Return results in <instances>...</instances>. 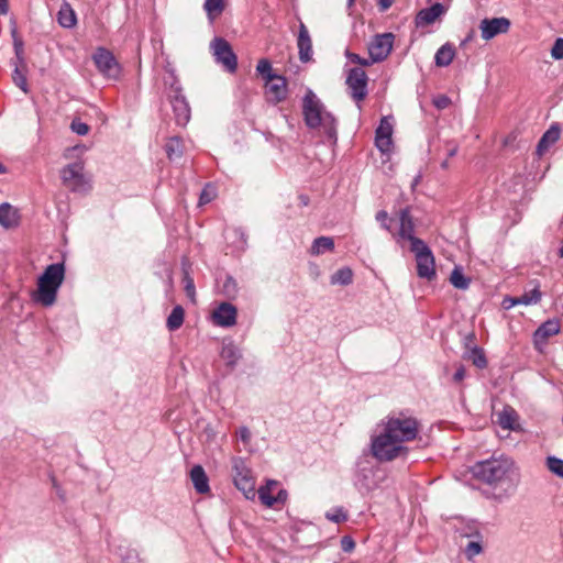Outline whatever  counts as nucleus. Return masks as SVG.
Segmentation results:
<instances>
[{
  "mask_svg": "<svg viewBox=\"0 0 563 563\" xmlns=\"http://www.w3.org/2000/svg\"><path fill=\"white\" fill-rule=\"evenodd\" d=\"M419 421L404 413L388 416L382 422V431L372 437L371 452L379 462H390L406 456V442L415 440L419 433Z\"/></svg>",
  "mask_w": 563,
  "mask_h": 563,
  "instance_id": "nucleus-1",
  "label": "nucleus"
},
{
  "mask_svg": "<svg viewBox=\"0 0 563 563\" xmlns=\"http://www.w3.org/2000/svg\"><path fill=\"white\" fill-rule=\"evenodd\" d=\"M472 473L478 481L507 495L512 494L520 483L519 467L512 459L505 455L476 462L472 466Z\"/></svg>",
  "mask_w": 563,
  "mask_h": 563,
  "instance_id": "nucleus-2",
  "label": "nucleus"
},
{
  "mask_svg": "<svg viewBox=\"0 0 563 563\" xmlns=\"http://www.w3.org/2000/svg\"><path fill=\"white\" fill-rule=\"evenodd\" d=\"M302 114L309 129H321L329 140L336 141V120L331 112L325 110L311 89L306 91L302 99Z\"/></svg>",
  "mask_w": 563,
  "mask_h": 563,
  "instance_id": "nucleus-3",
  "label": "nucleus"
},
{
  "mask_svg": "<svg viewBox=\"0 0 563 563\" xmlns=\"http://www.w3.org/2000/svg\"><path fill=\"white\" fill-rule=\"evenodd\" d=\"M65 278V267L62 263L48 265L44 273L38 277L37 289L33 292L32 299L44 307H51L55 303L57 290Z\"/></svg>",
  "mask_w": 563,
  "mask_h": 563,
  "instance_id": "nucleus-4",
  "label": "nucleus"
},
{
  "mask_svg": "<svg viewBox=\"0 0 563 563\" xmlns=\"http://www.w3.org/2000/svg\"><path fill=\"white\" fill-rule=\"evenodd\" d=\"M233 482L235 487L243 493L246 499H254L255 478L244 459L235 456L232 459Z\"/></svg>",
  "mask_w": 563,
  "mask_h": 563,
  "instance_id": "nucleus-5",
  "label": "nucleus"
},
{
  "mask_svg": "<svg viewBox=\"0 0 563 563\" xmlns=\"http://www.w3.org/2000/svg\"><path fill=\"white\" fill-rule=\"evenodd\" d=\"M410 250L416 256L418 276L428 280L434 278L435 263L430 247L422 240H415Z\"/></svg>",
  "mask_w": 563,
  "mask_h": 563,
  "instance_id": "nucleus-6",
  "label": "nucleus"
},
{
  "mask_svg": "<svg viewBox=\"0 0 563 563\" xmlns=\"http://www.w3.org/2000/svg\"><path fill=\"white\" fill-rule=\"evenodd\" d=\"M60 177L63 184L71 191L82 192L90 188L89 181L84 174V164L81 162L66 165L60 170Z\"/></svg>",
  "mask_w": 563,
  "mask_h": 563,
  "instance_id": "nucleus-7",
  "label": "nucleus"
},
{
  "mask_svg": "<svg viewBox=\"0 0 563 563\" xmlns=\"http://www.w3.org/2000/svg\"><path fill=\"white\" fill-rule=\"evenodd\" d=\"M216 62L221 64L229 73H234L238 67V58L228 41L216 37L210 44Z\"/></svg>",
  "mask_w": 563,
  "mask_h": 563,
  "instance_id": "nucleus-8",
  "label": "nucleus"
},
{
  "mask_svg": "<svg viewBox=\"0 0 563 563\" xmlns=\"http://www.w3.org/2000/svg\"><path fill=\"white\" fill-rule=\"evenodd\" d=\"M395 35L393 33L376 34L368 44V54L372 62L385 60L394 46Z\"/></svg>",
  "mask_w": 563,
  "mask_h": 563,
  "instance_id": "nucleus-9",
  "label": "nucleus"
},
{
  "mask_svg": "<svg viewBox=\"0 0 563 563\" xmlns=\"http://www.w3.org/2000/svg\"><path fill=\"white\" fill-rule=\"evenodd\" d=\"M511 22L508 18H485L479 22L478 29L484 41H490L494 37L506 34L510 30Z\"/></svg>",
  "mask_w": 563,
  "mask_h": 563,
  "instance_id": "nucleus-10",
  "label": "nucleus"
},
{
  "mask_svg": "<svg viewBox=\"0 0 563 563\" xmlns=\"http://www.w3.org/2000/svg\"><path fill=\"white\" fill-rule=\"evenodd\" d=\"M93 62L98 70L109 79H117L120 75V65L113 54L106 48H98L93 54Z\"/></svg>",
  "mask_w": 563,
  "mask_h": 563,
  "instance_id": "nucleus-11",
  "label": "nucleus"
},
{
  "mask_svg": "<svg viewBox=\"0 0 563 563\" xmlns=\"http://www.w3.org/2000/svg\"><path fill=\"white\" fill-rule=\"evenodd\" d=\"M367 75L362 68L355 67L350 69L346 77V85L355 101L360 102L367 96Z\"/></svg>",
  "mask_w": 563,
  "mask_h": 563,
  "instance_id": "nucleus-12",
  "label": "nucleus"
},
{
  "mask_svg": "<svg viewBox=\"0 0 563 563\" xmlns=\"http://www.w3.org/2000/svg\"><path fill=\"white\" fill-rule=\"evenodd\" d=\"M561 331L559 319H549L543 322L533 333V343L537 350L542 351L549 338L556 335Z\"/></svg>",
  "mask_w": 563,
  "mask_h": 563,
  "instance_id": "nucleus-13",
  "label": "nucleus"
},
{
  "mask_svg": "<svg viewBox=\"0 0 563 563\" xmlns=\"http://www.w3.org/2000/svg\"><path fill=\"white\" fill-rule=\"evenodd\" d=\"M170 103L178 125H186L190 120V107L179 88L175 89L170 97Z\"/></svg>",
  "mask_w": 563,
  "mask_h": 563,
  "instance_id": "nucleus-14",
  "label": "nucleus"
},
{
  "mask_svg": "<svg viewBox=\"0 0 563 563\" xmlns=\"http://www.w3.org/2000/svg\"><path fill=\"white\" fill-rule=\"evenodd\" d=\"M393 124L389 118H382L378 128L375 131V145L382 153H388L393 145Z\"/></svg>",
  "mask_w": 563,
  "mask_h": 563,
  "instance_id": "nucleus-15",
  "label": "nucleus"
},
{
  "mask_svg": "<svg viewBox=\"0 0 563 563\" xmlns=\"http://www.w3.org/2000/svg\"><path fill=\"white\" fill-rule=\"evenodd\" d=\"M213 321L220 327H232L236 322V308L230 302H222L212 312Z\"/></svg>",
  "mask_w": 563,
  "mask_h": 563,
  "instance_id": "nucleus-16",
  "label": "nucleus"
},
{
  "mask_svg": "<svg viewBox=\"0 0 563 563\" xmlns=\"http://www.w3.org/2000/svg\"><path fill=\"white\" fill-rule=\"evenodd\" d=\"M266 95L268 101L279 103L287 97V82L283 76L277 75L269 81H266Z\"/></svg>",
  "mask_w": 563,
  "mask_h": 563,
  "instance_id": "nucleus-17",
  "label": "nucleus"
},
{
  "mask_svg": "<svg viewBox=\"0 0 563 563\" xmlns=\"http://www.w3.org/2000/svg\"><path fill=\"white\" fill-rule=\"evenodd\" d=\"M415 233V224L410 211L408 208L400 210L399 212V230L397 232V236L401 240L410 241L411 245H413L415 240H420L413 235Z\"/></svg>",
  "mask_w": 563,
  "mask_h": 563,
  "instance_id": "nucleus-18",
  "label": "nucleus"
},
{
  "mask_svg": "<svg viewBox=\"0 0 563 563\" xmlns=\"http://www.w3.org/2000/svg\"><path fill=\"white\" fill-rule=\"evenodd\" d=\"M297 46L299 51V59L302 63L309 62L312 56V42L309 35V31L302 22L299 24Z\"/></svg>",
  "mask_w": 563,
  "mask_h": 563,
  "instance_id": "nucleus-19",
  "label": "nucleus"
},
{
  "mask_svg": "<svg viewBox=\"0 0 563 563\" xmlns=\"http://www.w3.org/2000/svg\"><path fill=\"white\" fill-rule=\"evenodd\" d=\"M446 9L442 3H434L429 8L422 9L416 16L417 26H424L432 24L437 19L445 13Z\"/></svg>",
  "mask_w": 563,
  "mask_h": 563,
  "instance_id": "nucleus-20",
  "label": "nucleus"
},
{
  "mask_svg": "<svg viewBox=\"0 0 563 563\" xmlns=\"http://www.w3.org/2000/svg\"><path fill=\"white\" fill-rule=\"evenodd\" d=\"M561 136V129L558 123H553L541 136L538 142L536 154L541 157L551 145L555 144Z\"/></svg>",
  "mask_w": 563,
  "mask_h": 563,
  "instance_id": "nucleus-21",
  "label": "nucleus"
},
{
  "mask_svg": "<svg viewBox=\"0 0 563 563\" xmlns=\"http://www.w3.org/2000/svg\"><path fill=\"white\" fill-rule=\"evenodd\" d=\"M190 479L199 494H207L210 490L208 476L201 465H195L190 471Z\"/></svg>",
  "mask_w": 563,
  "mask_h": 563,
  "instance_id": "nucleus-22",
  "label": "nucleus"
},
{
  "mask_svg": "<svg viewBox=\"0 0 563 563\" xmlns=\"http://www.w3.org/2000/svg\"><path fill=\"white\" fill-rule=\"evenodd\" d=\"M19 224L18 211L8 202L0 205V225L5 229L14 228Z\"/></svg>",
  "mask_w": 563,
  "mask_h": 563,
  "instance_id": "nucleus-23",
  "label": "nucleus"
},
{
  "mask_svg": "<svg viewBox=\"0 0 563 563\" xmlns=\"http://www.w3.org/2000/svg\"><path fill=\"white\" fill-rule=\"evenodd\" d=\"M454 56V46L450 43H445L437 51L434 56V63L439 67H446L452 63Z\"/></svg>",
  "mask_w": 563,
  "mask_h": 563,
  "instance_id": "nucleus-24",
  "label": "nucleus"
},
{
  "mask_svg": "<svg viewBox=\"0 0 563 563\" xmlns=\"http://www.w3.org/2000/svg\"><path fill=\"white\" fill-rule=\"evenodd\" d=\"M13 68L12 79L13 82L23 91L27 92V82H26V63L22 62H11Z\"/></svg>",
  "mask_w": 563,
  "mask_h": 563,
  "instance_id": "nucleus-25",
  "label": "nucleus"
},
{
  "mask_svg": "<svg viewBox=\"0 0 563 563\" xmlns=\"http://www.w3.org/2000/svg\"><path fill=\"white\" fill-rule=\"evenodd\" d=\"M542 298V292L539 289V285H536L532 289L526 290L522 295L515 297L512 305H536Z\"/></svg>",
  "mask_w": 563,
  "mask_h": 563,
  "instance_id": "nucleus-26",
  "label": "nucleus"
},
{
  "mask_svg": "<svg viewBox=\"0 0 563 563\" xmlns=\"http://www.w3.org/2000/svg\"><path fill=\"white\" fill-rule=\"evenodd\" d=\"M57 21L63 27H73L76 24V14L69 3L62 4L57 13Z\"/></svg>",
  "mask_w": 563,
  "mask_h": 563,
  "instance_id": "nucleus-27",
  "label": "nucleus"
},
{
  "mask_svg": "<svg viewBox=\"0 0 563 563\" xmlns=\"http://www.w3.org/2000/svg\"><path fill=\"white\" fill-rule=\"evenodd\" d=\"M334 249V241L330 236H320L312 242L310 254L318 256Z\"/></svg>",
  "mask_w": 563,
  "mask_h": 563,
  "instance_id": "nucleus-28",
  "label": "nucleus"
},
{
  "mask_svg": "<svg viewBox=\"0 0 563 563\" xmlns=\"http://www.w3.org/2000/svg\"><path fill=\"white\" fill-rule=\"evenodd\" d=\"M517 419L518 415L516 413V411L512 408L508 407L498 413L497 422L505 430H514Z\"/></svg>",
  "mask_w": 563,
  "mask_h": 563,
  "instance_id": "nucleus-29",
  "label": "nucleus"
},
{
  "mask_svg": "<svg viewBox=\"0 0 563 563\" xmlns=\"http://www.w3.org/2000/svg\"><path fill=\"white\" fill-rule=\"evenodd\" d=\"M221 357L225 361L227 365L234 366L241 358V353L232 342L224 343L221 350Z\"/></svg>",
  "mask_w": 563,
  "mask_h": 563,
  "instance_id": "nucleus-30",
  "label": "nucleus"
},
{
  "mask_svg": "<svg viewBox=\"0 0 563 563\" xmlns=\"http://www.w3.org/2000/svg\"><path fill=\"white\" fill-rule=\"evenodd\" d=\"M185 311L181 306L173 308L170 314L167 318L166 325L169 331L179 329L184 323Z\"/></svg>",
  "mask_w": 563,
  "mask_h": 563,
  "instance_id": "nucleus-31",
  "label": "nucleus"
},
{
  "mask_svg": "<svg viewBox=\"0 0 563 563\" xmlns=\"http://www.w3.org/2000/svg\"><path fill=\"white\" fill-rule=\"evenodd\" d=\"M463 357L471 361L478 368H485L487 366V360L484 351L477 346H473L470 351H465Z\"/></svg>",
  "mask_w": 563,
  "mask_h": 563,
  "instance_id": "nucleus-32",
  "label": "nucleus"
},
{
  "mask_svg": "<svg viewBox=\"0 0 563 563\" xmlns=\"http://www.w3.org/2000/svg\"><path fill=\"white\" fill-rule=\"evenodd\" d=\"M277 482L274 479H268L266 485L261 486L257 490L258 498L263 505L266 507H273V489L277 486Z\"/></svg>",
  "mask_w": 563,
  "mask_h": 563,
  "instance_id": "nucleus-33",
  "label": "nucleus"
},
{
  "mask_svg": "<svg viewBox=\"0 0 563 563\" xmlns=\"http://www.w3.org/2000/svg\"><path fill=\"white\" fill-rule=\"evenodd\" d=\"M203 9L210 22H213L224 10L223 0H206Z\"/></svg>",
  "mask_w": 563,
  "mask_h": 563,
  "instance_id": "nucleus-34",
  "label": "nucleus"
},
{
  "mask_svg": "<svg viewBox=\"0 0 563 563\" xmlns=\"http://www.w3.org/2000/svg\"><path fill=\"white\" fill-rule=\"evenodd\" d=\"M183 142L179 137H170L165 144V151L169 159L180 157L183 154Z\"/></svg>",
  "mask_w": 563,
  "mask_h": 563,
  "instance_id": "nucleus-35",
  "label": "nucleus"
},
{
  "mask_svg": "<svg viewBox=\"0 0 563 563\" xmlns=\"http://www.w3.org/2000/svg\"><path fill=\"white\" fill-rule=\"evenodd\" d=\"M353 280V273L349 267H343L338 269L332 276H331V284L333 285H350Z\"/></svg>",
  "mask_w": 563,
  "mask_h": 563,
  "instance_id": "nucleus-36",
  "label": "nucleus"
},
{
  "mask_svg": "<svg viewBox=\"0 0 563 563\" xmlns=\"http://www.w3.org/2000/svg\"><path fill=\"white\" fill-rule=\"evenodd\" d=\"M450 282L455 288L464 290L468 288L471 279L464 276L460 267H455L451 273Z\"/></svg>",
  "mask_w": 563,
  "mask_h": 563,
  "instance_id": "nucleus-37",
  "label": "nucleus"
},
{
  "mask_svg": "<svg viewBox=\"0 0 563 563\" xmlns=\"http://www.w3.org/2000/svg\"><path fill=\"white\" fill-rule=\"evenodd\" d=\"M256 71L266 80L269 81L276 78V74L273 73L272 64L267 59H260L256 66Z\"/></svg>",
  "mask_w": 563,
  "mask_h": 563,
  "instance_id": "nucleus-38",
  "label": "nucleus"
},
{
  "mask_svg": "<svg viewBox=\"0 0 563 563\" xmlns=\"http://www.w3.org/2000/svg\"><path fill=\"white\" fill-rule=\"evenodd\" d=\"M12 37H13V45H14L15 57L11 62H19V63L25 62V59H24L23 42L18 36V33H16L15 29L12 30Z\"/></svg>",
  "mask_w": 563,
  "mask_h": 563,
  "instance_id": "nucleus-39",
  "label": "nucleus"
},
{
  "mask_svg": "<svg viewBox=\"0 0 563 563\" xmlns=\"http://www.w3.org/2000/svg\"><path fill=\"white\" fill-rule=\"evenodd\" d=\"M547 466L553 474L563 478V460L555 456H549L547 459Z\"/></svg>",
  "mask_w": 563,
  "mask_h": 563,
  "instance_id": "nucleus-40",
  "label": "nucleus"
},
{
  "mask_svg": "<svg viewBox=\"0 0 563 563\" xmlns=\"http://www.w3.org/2000/svg\"><path fill=\"white\" fill-rule=\"evenodd\" d=\"M325 518L332 522L340 523L347 520V514L342 507H336L328 511Z\"/></svg>",
  "mask_w": 563,
  "mask_h": 563,
  "instance_id": "nucleus-41",
  "label": "nucleus"
},
{
  "mask_svg": "<svg viewBox=\"0 0 563 563\" xmlns=\"http://www.w3.org/2000/svg\"><path fill=\"white\" fill-rule=\"evenodd\" d=\"M376 220L380 223L382 228L390 232L393 236H396V233L393 230V223L395 221L388 217V213L386 211H378L376 213Z\"/></svg>",
  "mask_w": 563,
  "mask_h": 563,
  "instance_id": "nucleus-42",
  "label": "nucleus"
},
{
  "mask_svg": "<svg viewBox=\"0 0 563 563\" xmlns=\"http://www.w3.org/2000/svg\"><path fill=\"white\" fill-rule=\"evenodd\" d=\"M223 292L228 297H234L238 292V284L232 277H228L223 283Z\"/></svg>",
  "mask_w": 563,
  "mask_h": 563,
  "instance_id": "nucleus-43",
  "label": "nucleus"
},
{
  "mask_svg": "<svg viewBox=\"0 0 563 563\" xmlns=\"http://www.w3.org/2000/svg\"><path fill=\"white\" fill-rule=\"evenodd\" d=\"M483 551V547L481 545L479 542H475V541H472L470 542L466 548H465V555L467 556V559H473L475 555H478L479 553H482Z\"/></svg>",
  "mask_w": 563,
  "mask_h": 563,
  "instance_id": "nucleus-44",
  "label": "nucleus"
},
{
  "mask_svg": "<svg viewBox=\"0 0 563 563\" xmlns=\"http://www.w3.org/2000/svg\"><path fill=\"white\" fill-rule=\"evenodd\" d=\"M70 129L78 135H86L89 132V125L80 120H73Z\"/></svg>",
  "mask_w": 563,
  "mask_h": 563,
  "instance_id": "nucleus-45",
  "label": "nucleus"
},
{
  "mask_svg": "<svg viewBox=\"0 0 563 563\" xmlns=\"http://www.w3.org/2000/svg\"><path fill=\"white\" fill-rule=\"evenodd\" d=\"M346 57L354 64H358L361 66H369L372 64H374L375 62H372V58L369 57V59H366V58H363L361 57L360 55L355 54V53H352L350 51H346L345 53Z\"/></svg>",
  "mask_w": 563,
  "mask_h": 563,
  "instance_id": "nucleus-46",
  "label": "nucleus"
},
{
  "mask_svg": "<svg viewBox=\"0 0 563 563\" xmlns=\"http://www.w3.org/2000/svg\"><path fill=\"white\" fill-rule=\"evenodd\" d=\"M214 189L211 186H206L200 194L199 205H206L214 198Z\"/></svg>",
  "mask_w": 563,
  "mask_h": 563,
  "instance_id": "nucleus-47",
  "label": "nucleus"
},
{
  "mask_svg": "<svg viewBox=\"0 0 563 563\" xmlns=\"http://www.w3.org/2000/svg\"><path fill=\"white\" fill-rule=\"evenodd\" d=\"M551 56L554 59H562L563 58V38H556L552 48H551Z\"/></svg>",
  "mask_w": 563,
  "mask_h": 563,
  "instance_id": "nucleus-48",
  "label": "nucleus"
},
{
  "mask_svg": "<svg viewBox=\"0 0 563 563\" xmlns=\"http://www.w3.org/2000/svg\"><path fill=\"white\" fill-rule=\"evenodd\" d=\"M185 290L189 298L194 299L195 297V285L194 279L186 273L184 277Z\"/></svg>",
  "mask_w": 563,
  "mask_h": 563,
  "instance_id": "nucleus-49",
  "label": "nucleus"
},
{
  "mask_svg": "<svg viewBox=\"0 0 563 563\" xmlns=\"http://www.w3.org/2000/svg\"><path fill=\"white\" fill-rule=\"evenodd\" d=\"M354 548H355V542L350 536H344L341 539V549L344 552H351L354 550Z\"/></svg>",
  "mask_w": 563,
  "mask_h": 563,
  "instance_id": "nucleus-50",
  "label": "nucleus"
},
{
  "mask_svg": "<svg viewBox=\"0 0 563 563\" xmlns=\"http://www.w3.org/2000/svg\"><path fill=\"white\" fill-rule=\"evenodd\" d=\"M202 435L207 441H213L217 437V430L212 424H207L202 431Z\"/></svg>",
  "mask_w": 563,
  "mask_h": 563,
  "instance_id": "nucleus-51",
  "label": "nucleus"
},
{
  "mask_svg": "<svg viewBox=\"0 0 563 563\" xmlns=\"http://www.w3.org/2000/svg\"><path fill=\"white\" fill-rule=\"evenodd\" d=\"M451 100L446 96H440L434 99L433 103L438 109H445L450 104Z\"/></svg>",
  "mask_w": 563,
  "mask_h": 563,
  "instance_id": "nucleus-52",
  "label": "nucleus"
},
{
  "mask_svg": "<svg viewBox=\"0 0 563 563\" xmlns=\"http://www.w3.org/2000/svg\"><path fill=\"white\" fill-rule=\"evenodd\" d=\"M288 497V493L285 489H280L276 496H273V506L276 504H285Z\"/></svg>",
  "mask_w": 563,
  "mask_h": 563,
  "instance_id": "nucleus-53",
  "label": "nucleus"
},
{
  "mask_svg": "<svg viewBox=\"0 0 563 563\" xmlns=\"http://www.w3.org/2000/svg\"><path fill=\"white\" fill-rule=\"evenodd\" d=\"M238 434L240 437V440L244 443H249L250 440H251V432L249 430V428L246 427H241L238 431Z\"/></svg>",
  "mask_w": 563,
  "mask_h": 563,
  "instance_id": "nucleus-54",
  "label": "nucleus"
},
{
  "mask_svg": "<svg viewBox=\"0 0 563 563\" xmlns=\"http://www.w3.org/2000/svg\"><path fill=\"white\" fill-rule=\"evenodd\" d=\"M465 374H466V371H465L464 366H462V365L459 366V368L456 369V372L453 375V380L455 383L462 382L465 377Z\"/></svg>",
  "mask_w": 563,
  "mask_h": 563,
  "instance_id": "nucleus-55",
  "label": "nucleus"
},
{
  "mask_svg": "<svg viewBox=\"0 0 563 563\" xmlns=\"http://www.w3.org/2000/svg\"><path fill=\"white\" fill-rule=\"evenodd\" d=\"M474 340H475V334L474 333H468L465 338H464V346L466 349V351H470V349H472L474 345Z\"/></svg>",
  "mask_w": 563,
  "mask_h": 563,
  "instance_id": "nucleus-56",
  "label": "nucleus"
},
{
  "mask_svg": "<svg viewBox=\"0 0 563 563\" xmlns=\"http://www.w3.org/2000/svg\"><path fill=\"white\" fill-rule=\"evenodd\" d=\"M394 0H379V7L382 11L389 9L393 4Z\"/></svg>",
  "mask_w": 563,
  "mask_h": 563,
  "instance_id": "nucleus-57",
  "label": "nucleus"
},
{
  "mask_svg": "<svg viewBox=\"0 0 563 563\" xmlns=\"http://www.w3.org/2000/svg\"><path fill=\"white\" fill-rule=\"evenodd\" d=\"M9 10L8 0H0V14H7Z\"/></svg>",
  "mask_w": 563,
  "mask_h": 563,
  "instance_id": "nucleus-58",
  "label": "nucleus"
},
{
  "mask_svg": "<svg viewBox=\"0 0 563 563\" xmlns=\"http://www.w3.org/2000/svg\"><path fill=\"white\" fill-rule=\"evenodd\" d=\"M512 300H515V297L514 298L512 297L505 298L503 301L504 308L509 309V308L514 307L515 305H512Z\"/></svg>",
  "mask_w": 563,
  "mask_h": 563,
  "instance_id": "nucleus-59",
  "label": "nucleus"
},
{
  "mask_svg": "<svg viewBox=\"0 0 563 563\" xmlns=\"http://www.w3.org/2000/svg\"><path fill=\"white\" fill-rule=\"evenodd\" d=\"M457 150H459L457 145L453 144L452 146H450V147L448 148V156H449V157H453V156H455V155H456V153H457Z\"/></svg>",
  "mask_w": 563,
  "mask_h": 563,
  "instance_id": "nucleus-60",
  "label": "nucleus"
},
{
  "mask_svg": "<svg viewBox=\"0 0 563 563\" xmlns=\"http://www.w3.org/2000/svg\"><path fill=\"white\" fill-rule=\"evenodd\" d=\"M448 166H449V162H448V159H445V161H443V162L441 163V167H442V168H444V169H445V168H448Z\"/></svg>",
  "mask_w": 563,
  "mask_h": 563,
  "instance_id": "nucleus-61",
  "label": "nucleus"
},
{
  "mask_svg": "<svg viewBox=\"0 0 563 563\" xmlns=\"http://www.w3.org/2000/svg\"><path fill=\"white\" fill-rule=\"evenodd\" d=\"M5 172V167L0 163V174H3Z\"/></svg>",
  "mask_w": 563,
  "mask_h": 563,
  "instance_id": "nucleus-62",
  "label": "nucleus"
},
{
  "mask_svg": "<svg viewBox=\"0 0 563 563\" xmlns=\"http://www.w3.org/2000/svg\"><path fill=\"white\" fill-rule=\"evenodd\" d=\"M559 254L561 257H563V246L560 249Z\"/></svg>",
  "mask_w": 563,
  "mask_h": 563,
  "instance_id": "nucleus-63",
  "label": "nucleus"
},
{
  "mask_svg": "<svg viewBox=\"0 0 563 563\" xmlns=\"http://www.w3.org/2000/svg\"><path fill=\"white\" fill-rule=\"evenodd\" d=\"M471 38H472V34H470V35L467 36V38L465 40V42H466V41H470Z\"/></svg>",
  "mask_w": 563,
  "mask_h": 563,
  "instance_id": "nucleus-64",
  "label": "nucleus"
}]
</instances>
